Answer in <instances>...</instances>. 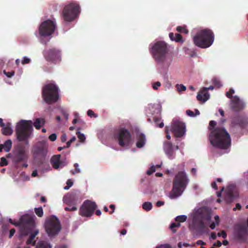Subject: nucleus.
I'll return each mask as SVG.
<instances>
[{"instance_id":"f257e3e1","label":"nucleus","mask_w":248,"mask_h":248,"mask_svg":"<svg viewBox=\"0 0 248 248\" xmlns=\"http://www.w3.org/2000/svg\"><path fill=\"white\" fill-rule=\"evenodd\" d=\"M217 125L215 121L209 122L210 131L209 139L211 144L214 147L226 149L231 146V139L229 133L222 125Z\"/></svg>"},{"instance_id":"f03ea898","label":"nucleus","mask_w":248,"mask_h":248,"mask_svg":"<svg viewBox=\"0 0 248 248\" xmlns=\"http://www.w3.org/2000/svg\"><path fill=\"white\" fill-rule=\"evenodd\" d=\"M45 121L43 118H37L33 123L31 120H20L16 127L17 140L29 146V139L33 136V126L39 129L44 125Z\"/></svg>"},{"instance_id":"7ed1b4c3","label":"nucleus","mask_w":248,"mask_h":248,"mask_svg":"<svg viewBox=\"0 0 248 248\" xmlns=\"http://www.w3.org/2000/svg\"><path fill=\"white\" fill-rule=\"evenodd\" d=\"M150 52L157 65L162 68H168L172 60L169 55V47L164 41H157L150 45Z\"/></svg>"},{"instance_id":"20e7f679","label":"nucleus","mask_w":248,"mask_h":248,"mask_svg":"<svg viewBox=\"0 0 248 248\" xmlns=\"http://www.w3.org/2000/svg\"><path fill=\"white\" fill-rule=\"evenodd\" d=\"M189 182L185 171H179L173 180L172 187L169 193L171 199H175L182 195Z\"/></svg>"},{"instance_id":"39448f33","label":"nucleus","mask_w":248,"mask_h":248,"mask_svg":"<svg viewBox=\"0 0 248 248\" xmlns=\"http://www.w3.org/2000/svg\"><path fill=\"white\" fill-rule=\"evenodd\" d=\"M194 44L197 46L206 48L210 46L214 41V34L209 29H205L198 31L193 39Z\"/></svg>"},{"instance_id":"423d86ee","label":"nucleus","mask_w":248,"mask_h":248,"mask_svg":"<svg viewBox=\"0 0 248 248\" xmlns=\"http://www.w3.org/2000/svg\"><path fill=\"white\" fill-rule=\"evenodd\" d=\"M31 152L34 160L38 164H44L48 153L47 140H43L37 142L33 145Z\"/></svg>"},{"instance_id":"0eeeda50","label":"nucleus","mask_w":248,"mask_h":248,"mask_svg":"<svg viewBox=\"0 0 248 248\" xmlns=\"http://www.w3.org/2000/svg\"><path fill=\"white\" fill-rule=\"evenodd\" d=\"M42 96L44 101L49 105L57 102L60 98L58 86L53 83L45 85L42 88Z\"/></svg>"},{"instance_id":"6e6552de","label":"nucleus","mask_w":248,"mask_h":248,"mask_svg":"<svg viewBox=\"0 0 248 248\" xmlns=\"http://www.w3.org/2000/svg\"><path fill=\"white\" fill-rule=\"evenodd\" d=\"M80 13L78 4L71 2L66 5L62 10V16L64 21L71 22L75 20Z\"/></svg>"},{"instance_id":"1a4fd4ad","label":"nucleus","mask_w":248,"mask_h":248,"mask_svg":"<svg viewBox=\"0 0 248 248\" xmlns=\"http://www.w3.org/2000/svg\"><path fill=\"white\" fill-rule=\"evenodd\" d=\"M45 228L48 236H54L58 234L61 230V225L59 219L52 216L46 219Z\"/></svg>"},{"instance_id":"9d476101","label":"nucleus","mask_w":248,"mask_h":248,"mask_svg":"<svg viewBox=\"0 0 248 248\" xmlns=\"http://www.w3.org/2000/svg\"><path fill=\"white\" fill-rule=\"evenodd\" d=\"M97 208V205L95 202L89 200H85L79 208V215L83 217H90Z\"/></svg>"},{"instance_id":"9b49d317","label":"nucleus","mask_w":248,"mask_h":248,"mask_svg":"<svg viewBox=\"0 0 248 248\" xmlns=\"http://www.w3.org/2000/svg\"><path fill=\"white\" fill-rule=\"evenodd\" d=\"M43 54L44 57L48 62L57 63L61 61V51L56 47L45 49L44 51Z\"/></svg>"},{"instance_id":"f8f14e48","label":"nucleus","mask_w":248,"mask_h":248,"mask_svg":"<svg viewBox=\"0 0 248 248\" xmlns=\"http://www.w3.org/2000/svg\"><path fill=\"white\" fill-rule=\"evenodd\" d=\"M55 28V22L48 19L41 24L39 28V33L42 36H48L54 32Z\"/></svg>"},{"instance_id":"ddd939ff","label":"nucleus","mask_w":248,"mask_h":248,"mask_svg":"<svg viewBox=\"0 0 248 248\" xmlns=\"http://www.w3.org/2000/svg\"><path fill=\"white\" fill-rule=\"evenodd\" d=\"M115 138L121 147L128 146L130 144L131 136L129 132L126 129H120L117 135H115Z\"/></svg>"},{"instance_id":"4468645a","label":"nucleus","mask_w":248,"mask_h":248,"mask_svg":"<svg viewBox=\"0 0 248 248\" xmlns=\"http://www.w3.org/2000/svg\"><path fill=\"white\" fill-rule=\"evenodd\" d=\"M248 227L244 224L237 225L234 228L233 236L240 242H245L248 236Z\"/></svg>"},{"instance_id":"2eb2a0df","label":"nucleus","mask_w":248,"mask_h":248,"mask_svg":"<svg viewBox=\"0 0 248 248\" xmlns=\"http://www.w3.org/2000/svg\"><path fill=\"white\" fill-rule=\"evenodd\" d=\"M170 130L176 137H181L185 133V124L180 121L173 120Z\"/></svg>"},{"instance_id":"dca6fc26","label":"nucleus","mask_w":248,"mask_h":248,"mask_svg":"<svg viewBox=\"0 0 248 248\" xmlns=\"http://www.w3.org/2000/svg\"><path fill=\"white\" fill-rule=\"evenodd\" d=\"M27 158L25 147L23 145H18L14 153L13 160L15 163H19L25 161Z\"/></svg>"},{"instance_id":"f3484780","label":"nucleus","mask_w":248,"mask_h":248,"mask_svg":"<svg viewBox=\"0 0 248 248\" xmlns=\"http://www.w3.org/2000/svg\"><path fill=\"white\" fill-rule=\"evenodd\" d=\"M232 124L233 126H238L242 129L248 127V117L243 115L234 116L232 120Z\"/></svg>"},{"instance_id":"a211bd4d","label":"nucleus","mask_w":248,"mask_h":248,"mask_svg":"<svg viewBox=\"0 0 248 248\" xmlns=\"http://www.w3.org/2000/svg\"><path fill=\"white\" fill-rule=\"evenodd\" d=\"M179 149L178 146L176 145L175 147L172 144L168 141H165L163 143V149L167 155L168 157L170 159H173L175 157V150Z\"/></svg>"},{"instance_id":"6ab92c4d","label":"nucleus","mask_w":248,"mask_h":248,"mask_svg":"<svg viewBox=\"0 0 248 248\" xmlns=\"http://www.w3.org/2000/svg\"><path fill=\"white\" fill-rule=\"evenodd\" d=\"M78 193L77 191H73L67 193L63 198V202L68 205H75L78 200Z\"/></svg>"},{"instance_id":"aec40b11","label":"nucleus","mask_w":248,"mask_h":248,"mask_svg":"<svg viewBox=\"0 0 248 248\" xmlns=\"http://www.w3.org/2000/svg\"><path fill=\"white\" fill-rule=\"evenodd\" d=\"M245 107V103L240 100L238 97L234 96L231 99V108L234 111L242 110Z\"/></svg>"},{"instance_id":"412c9836","label":"nucleus","mask_w":248,"mask_h":248,"mask_svg":"<svg viewBox=\"0 0 248 248\" xmlns=\"http://www.w3.org/2000/svg\"><path fill=\"white\" fill-rule=\"evenodd\" d=\"M235 186L233 185H229L226 191L225 200L227 202H232L234 199V192Z\"/></svg>"},{"instance_id":"4be33fe9","label":"nucleus","mask_w":248,"mask_h":248,"mask_svg":"<svg viewBox=\"0 0 248 248\" xmlns=\"http://www.w3.org/2000/svg\"><path fill=\"white\" fill-rule=\"evenodd\" d=\"M210 97L209 93L207 92V89L206 87L203 88L202 90L198 93L197 96V99L199 101H202L205 102Z\"/></svg>"},{"instance_id":"5701e85b","label":"nucleus","mask_w":248,"mask_h":248,"mask_svg":"<svg viewBox=\"0 0 248 248\" xmlns=\"http://www.w3.org/2000/svg\"><path fill=\"white\" fill-rule=\"evenodd\" d=\"M193 228L196 232L199 234H202L205 232V226L202 220H200L194 222Z\"/></svg>"},{"instance_id":"b1692460","label":"nucleus","mask_w":248,"mask_h":248,"mask_svg":"<svg viewBox=\"0 0 248 248\" xmlns=\"http://www.w3.org/2000/svg\"><path fill=\"white\" fill-rule=\"evenodd\" d=\"M20 225H23L29 226H33L34 220L33 218L27 215L22 216L19 220Z\"/></svg>"},{"instance_id":"393cba45","label":"nucleus","mask_w":248,"mask_h":248,"mask_svg":"<svg viewBox=\"0 0 248 248\" xmlns=\"http://www.w3.org/2000/svg\"><path fill=\"white\" fill-rule=\"evenodd\" d=\"M61 155H53L51 159L50 163L55 169H58L62 164L60 160Z\"/></svg>"},{"instance_id":"a878e982","label":"nucleus","mask_w":248,"mask_h":248,"mask_svg":"<svg viewBox=\"0 0 248 248\" xmlns=\"http://www.w3.org/2000/svg\"><path fill=\"white\" fill-rule=\"evenodd\" d=\"M20 235L26 236L28 235L31 231V227L29 226L20 225Z\"/></svg>"},{"instance_id":"bb28decb","label":"nucleus","mask_w":248,"mask_h":248,"mask_svg":"<svg viewBox=\"0 0 248 248\" xmlns=\"http://www.w3.org/2000/svg\"><path fill=\"white\" fill-rule=\"evenodd\" d=\"M146 139L145 135L142 133H140L137 137V142L136 146L138 148H140L143 147L145 144Z\"/></svg>"},{"instance_id":"cd10ccee","label":"nucleus","mask_w":248,"mask_h":248,"mask_svg":"<svg viewBox=\"0 0 248 248\" xmlns=\"http://www.w3.org/2000/svg\"><path fill=\"white\" fill-rule=\"evenodd\" d=\"M12 142L11 140H8L5 141L4 144H0V152H2V150L6 152H9L12 148Z\"/></svg>"},{"instance_id":"c85d7f7f","label":"nucleus","mask_w":248,"mask_h":248,"mask_svg":"<svg viewBox=\"0 0 248 248\" xmlns=\"http://www.w3.org/2000/svg\"><path fill=\"white\" fill-rule=\"evenodd\" d=\"M169 37L171 41H174L176 42L183 43L184 40L182 35L179 33H176L175 36L172 32L169 33Z\"/></svg>"},{"instance_id":"c756f323","label":"nucleus","mask_w":248,"mask_h":248,"mask_svg":"<svg viewBox=\"0 0 248 248\" xmlns=\"http://www.w3.org/2000/svg\"><path fill=\"white\" fill-rule=\"evenodd\" d=\"M38 231H35L31 233L26 241V244H31L32 246H35L36 241L34 240V239L35 236L38 234Z\"/></svg>"},{"instance_id":"7c9ffc66","label":"nucleus","mask_w":248,"mask_h":248,"mask_svg":"<svg viewBox=\"0 0 248 248\" xmlns=\"http://www.w3.org/2000/svg\"><path fill=\"white\" fill-rule=\"evenodd\" d=\"M2 134L4 135H11L13 133V130L10 126L7 125L2 127L1 129Z\"/></svg>"},{"instance_id":"2f4dec72","label":"nucleus","mask_w":248,"mask_h":248,"mask_svg":"<svg viewBox=\"0 0 248 248\" xmlns=\"http://www.w3.org/2000/svg\"><path fill=\"white\" fill-rule=\"evenodd\" d=\"M160 116H155L153 118L154 121L157 126L162 128L164 126V123L161 122Z\"/></svg>"},{"instance_id":"473e14b6","label":"nucleus","mask_w":248,"mask_h":248,"mask_svg":"<svg viewBox=\"0 0 248 248\" xmlns=\"http://www.w3.org/2000/svg\"><path fill=\"white\" fill-rule=\"evenodd\" d=\"M35 248H51L50 245L45 241L39 242Z\"/></svg>"},{"instance_id":"72a5a7b5","label":"nucleus","mask_w":248,"mask_h":248,"mask_svg":"<svg viewBox=\"0 0 248 248\" xmlns=\"http://www.w3.org/2000/svg\"><path fill=\"white\" fill-rule=\"evenodd\" d=\"M142 207L146 211H149L152 208V204L150 202H145L142 204Z\"/></svg>"},{"instance_id":"f704fd0d","label":"nucleus","mask_w":248,"mask_h":248,"mask_svg":"<svg viewBox=\"0 0 248 248\" xmlns=\"http://www.w3.org/2000/svg\"><path fill=\"white\" fill-rule=\"evenodd\" d=\"M34 212L36 215L39 217H41L43 216L44 212L42 207L34 208Z\"/></svg>"},{"instance_id":"c9c22d12","label":"nucleus","mask_w":248,"mask_h":248,"mask_svg":"<svg viewBox=\"0 0 248 248\" xmlns=\"http://www.w3.org/2000/svg\"><path fill=\"white\" fill-rule=\"evenodd\" d=\"M176 30L178 32L184 33L185 34H187L188 32V30L186 29L185 27L178 26L176 28Z\"/></svg>"},{"instance_id":"e433bc0d","label":"nucleus","mask_w":248,"mask_h":248,"mask_svg":"<svg viewBox=\"0 0 248 248\" xmlns=\"http://www.w3.org/2000/svg\"><path fill=\"white\" fill-rule=\"evenodd\" d=\"M186 219H187V217L186 216L182 215V216H177L175 218V220L176 221L179 222L178 223L184 222L186 220Z\"/></svg>"},{"instance_id":"4c0bfd02","label":"nucleus","mask_w":248,"mask_h":248,"mask_svg":"<svg viewBox=\"0 0 248 248\" xmlns=\"http://www.w3.org/2000/svg\"><path fill=\"white\" fill-rule=\"evenodd\" d=\"M74 166L75 167L74 170H71V172L72 174L74 175L76 173H78L80 172V170L79 168V165L78 163H75L74 165Z\"/></svg>"},{"instance_id":"58836bf2","label":"nucleus","mask_w":248,"mask_h":248,"mask_svg":"<svg viewBox=\"0 0 248 248\" xmlns=\"http://www.w3.org/2000/svg\"><path fill=\"white\" fill-rule=\"evenodd\" d=\"M76 134L81 142H83L85 141L86 137L83 134L78 131L76 133Z\"/></svg>"},{"instance_id":"ea45409f","label":"nucleus","mask_w":248,"mask_h":248,"mask_svg":"<svg viewBox=\"0 0 248 248\" xmlns=\"http://www.w3.org/2000/svg\"><path fill=\"white\" fill-rule=\"evenodd\" d=\"M180 226V223H172L170 225V229L172 230L173 232H176V230L174 229L175 228H178Z\"/></svg>"},{"instance_id":"a19ab883","label":"nucleus","mask_w":248,"mask_h":248,"mask_svg":"<svg viewBox=\"0 0 248 248\" xmlns=\"http://www.w3.org/2000/svg\"><path fill=\"white\" fill-rule=\"evenodd\" d=\"M72 205H68L69 206L68 207H65L64 208V210L65 211H76L77 210V207L73 205V206H72Z\"/></svg>"},{"instance_id":"79ce46f5","label":"nucleus","mask_w":248,"mask_h":248,"mask_svg":"<svg viewBox=\"0 0 248 248\" xmlns=\"http://www.w3.org/2000/svg\"><path fill=\"white\" fill-rule=\"evenodd\" d=\"M176 87L179 92L185 91L186 90V87L183 84H177Z\"/></svg>"},{"instance_id":"37998d69","label":"nucleus","mask_w":248,"mask_h":248,"mask_svg":"<svg viewBox=\"0 0 248 248\" xmlns=\"http://www.w3.org/2000/svg\"><path fill=\"white\" fill-rule=\"evenodd\" d=\"M234 93V91L232 89H230L229 91L227 92L226 93V95L227 97L229 98H231V99L233 97L232 96V94Z\"/></svg>"},{"instance_id":"c03bdc74","label":"nucleus","mask_w":248,"mask_h":248,"mask_svg":"<svg viewBox=\"0 0 248 248\" xmlns=\"http://www.w3.org/2000/svg\"><path fill=\"white\" fill-rule=\"evenodd\" d=\"M66 184L67 185L64 186V189L65 190H68L73 186V182L71 181V180L69 179L67 180Z\"/></svg>"},{"instance_id":"a18cd8bd","label":"nucleus","mask_w":248,"mask_h":248,"mask_svg":"<svg viewBox=\"0 0 248 248\" xmlns=\"http://www.w3.org/2000/svg\"><path fill=\"white\" fill-rule=\"evenodd\" d=\"M8 165V162L6 159L4 157H1L0 158V166L1 167L7 166Z\"/></svg>"},{"instance_id":"49530a36","label":"nucleus","mask_w":248,"mask_h":248,"mask_svg":"<svg viewBox=\"0 0 248 248\" xmlns=\"http://www.w3.org/2000/svg\"><path fill=\"white\" fill-rule=\"evenodd\" d=\"M3 73L8 77L11 78L15 74V72L13 70H12L10 72H6L5 70L3 71Z\"/></svg>"},{"instance_id":"de8ad7c7","label":"nucleus","mask_w":248,"mask_h":248,"mask_svg":"<svg viewBox=\"0 0 248 248\" xmlns=\"http://www.w3.org/2000/svg\"><path fill=\"white\" fill-rule=\"evenodd\" d=\"M161 86V83L159 81H156L152 84L153 88L155 90L158 89V87Z\"/></svg>"},{"instance_id":"09e8293b","label":"nucleus","mask_w":248,"mask_h":248,"mask_svg":"<svg viewBox=\"0 0 248 248\" xmlns=\"http://www.w3.org/2000/svg\"><path fill=\"white\" fill-rule=\"evenodd\" d=\"M213 83L217 88H220L222 86L221 82L217 79H215L213 80Z\"/></svg>"},{"instance_id":"8fccbe9b","label":"nucleus","mask_w":248,"mask_h":248,"mask_svg":"<svg viewBox=\"0 0 248 248\" xmlns=\"http://www.w3.org/2000/svg\"><path fill=\"white\" fill-rule=\"evenodd\" d=\"M217 235L219 237L222 236L223 238H226L227 237V233L224 230L218 232Z\"/></svg>"},{"instance_id":"3c124183","label":"nucleus","mask_w":248,"mask_h":248,"mask_svg":"<svg viewBox=\"0 0 248 248\" xmlns=\"http://www.w3.org/2000/svg\"><path fill=\"white\" fill-rule=\"evenodd\" d=\"M155 171V168L154 166H152L149 170L147 171V174L149 175L152 174Z\"/></svg>"},{"instance_id":"603ef678","label":"nucleus","mask_w":248,"mask_h":248,"mask_svg":"<svg viewBox=\"0 0 248 248\" xmlns=\"http://www.w3.org/2000/svg\"><path fill=\"white\" fill-rule=\"evenodd\" d=\"M48 139L50 141H54L57 139V135L55 133L52 134L49 136Z\"/></svg>"},{"instance_id":"864d4df0","label":"nucleus","mask_w":248,"mask_h":248,"mask_svg":"<svg viewBox=\"0 0 248 248\" xmlns=\"http://www.w3.org/2000/svg\"><path fill=\"white\" fill-rule=\"evenodd\" d=\"M87 115L91 117H97V115L94 113V112L93 110H90V109L88 110Z\"/></svg>"},{"instance_id":"5fc2aeb1","label":"nucleus","mask_w":248,"mask_h":248,"mask_svg":"<svg viewBox=\"0 0 248 248\" xmlns=\"http://www.w3.org/2000/svg\"><path fill=\"white\" fill-rule=\"evenodd\" d=\"M31 60L26 57H24L23 60L22 61L21 63L22 64H27L30 63Z\"/></svg>"},{"instance_id":"6e6d98bb","label":"nucleus","mask_w":248,"mask_h":248,"mask_svg":"<svg viewBox=\"0 0 248 248\" xmlns=\"http://www.w3.org/2000/svg\"><path fill=\"white\" fill-rule=\"evenodd\" d=\"M9 222L11 224H13V225H15V226H16V227L19 226V225H20V222H19V221H17V222H15V221H13L12 219L10 218V219H9Z\"/></svg>"},{"instance_id":"4d7b16f0","label":"nucleus","mask_w":248,"mask_h":248,"mask_svg":"<svg viewBox=\"0 0 248 248\" xmlns=\"http://www.w3.org/2000/svg\"><path fill=\"white\" fill-rule=\"evenodd\" d=\"M61 140L62 142H64L67 140V136L65 133H63L61 137Z\"/></svg>"},{"instance_id":"13d9d810","label":"nucleus","mask_w":248,"mask_h":248,"mask_svg":"<svg viewBox=\"0 0 248 248\" xmlns=\"http://www.w3.org/2000/svg\"><path fill=\"white\" fill-rule=\"evenodd\" d=\"M186 113L188 116H189L190 117H193L195 116V114L194 113V112L189 109H188L186 111Z\"/></svg>"},{"instance_id":"bf43d9fd","label":"nucleus","mask_w":248,"mask_h":248,"mask_svg":"<svg viewBox=\"0 0 248 248\" xmlns=\"http://www.w3.org/2000/svg\"><path fill=\"white\" fill-rule=\"evenodd\" d=\"M156 248H171L169 244H164L157 246Z\"/></svg>"},{"instance_id":"052dcab7","label":"nucleus","mask_w":248,"mask_h":248,"mask_svg":"<svg viewBox=\"0 0 248 248\" xmlns=\"http://www.w3.org/2000/svg\"><path fill=\"white\" fill-rule=\"evenodd\" d=\"M16 232V230L15 229L13 228V229H11L10 230V232H9V238H12V236L14 235L15 233Z\"/></svg>"},{"instance_id":"680f3d73","label":"nucleus","mask_w":248,"mask_h":248,"mask_svg":"<svg viewBox=\"0 0 248 248\" xmlns=\"http://www.w3.org/2000/svg\"><path fill=\"white\" fill-rule=\"evenodd\" d=\"M165 202L163 201H159L156 203V206L157 207H160L164 204Z\"/></svg>"},{"instance_id":"e2e57ef3","label":"nucleus","mask_w":248,"mask_h":248,"mask_svg":"<svg viewBox=\"0 0 248 248\" xmlns=\"http://www.w3.org/2000/svg\"><path fill=\"white\" fill-rule=\"evenodd\" d=\"M210 238L213 240H215L217 238L216 233L215 232H211Z\"/></svg>"},{"instance_id":"0e129e2a","label":"nucleus","mask_w":248,"mask_h":248,"mask_svg":"<svg viewBox=\"0 0 248 248\" xmlns=\"http://www.w3.org/2000/svg\"><path fill=\"white\" fill-rule=\"evenodd\" d=\"M62 115H63L64 119L66 120H67L68 119V116H69L68 113H67V112H66L64 111H62Z\"/></svg>"},{"instance_id":"69168bd1","label":"nucleus","mask_w":248,"mask_h":248,"mask_svg":"<svg viewBox=\"0 0 248 248\" xmlns=\"http://www.w3.org/2000/svg\"><path fill=\"white\" fill-rule=\"evenodd\" d=\"M196 244L198 245H201V246H203V245H204L205 244V243H204L203 241L202 240H198L196 242Z\"/></svg>"},{"instance_id":"338daca9","label":"nucleus","mask_w":248,"mask_h":248,"mask_svg":"<svg viewBox=\"0 0 248 248\" xmlns=\"http://www.w3.org/2000/svg\"><path fill=\"white\" fill-rule=\"evenodd\" d=\"M211 186L215 190H217L218 188L216 182H213L211 184Z\"/></svg>"},{"instance_id":"774afa93","label":"nucleus","mask_w":248,"mask_h":248,"mask_svg":"<svg viewBox=\"0 0 248 248\" xmlns=\"http://www.w3.org/2000/svg\"><path fill=\"white\" fill-rule=\"evenodd\" d=\"M109 208L112 210V211H110L109 213L112 214L115 210V206L114 204H110L109 205Z\"/></svg>"}]
</instances>
